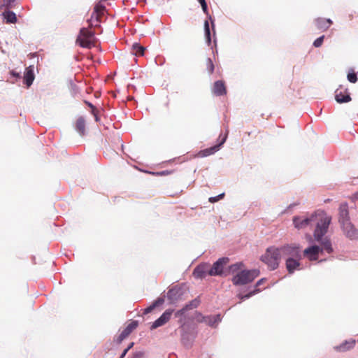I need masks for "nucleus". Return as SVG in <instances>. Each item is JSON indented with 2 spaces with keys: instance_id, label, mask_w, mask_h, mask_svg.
Returning <instances> with one entry per match:
<instances>
[{
  "instance_id": "obj_1",
  "label": "nucleus",
  "mask_w": 358,
  "mask_h": 358,
  "mask_svg": "<svg viewBox=\"0 0 358 358\" xmlns=\"http://www.w3.org/2000/svg\"><path fill=\"white\" fill-rule=\"evenodd\" d=\"M331 223V217L325 215L315 224L314 229L315 242L311 244L315 255L318 256L324 253L331 255L334 252L333 243L329 236H327Z\"/></svg>"
},
{
  "instance_id": "obj_2",
  "label": "nucleus",
  "mask_w": 358,
  "mask_h": 358,
  "mask_svg": "<svg viewBox=\"0 0 358 358\" xmlns=\"http://www.w3.org/2000/svg\"><path fill=\"white\" fill-rule=\"evenodd\" d=\"M230 281L235 287L245 286L252 282L261 273L259 268H247L243 262L231 264Z\"/></svg>"
},
{
  "instance_id": "obj_3",
  "label": "nucleus",
  "mask_w": 358,
  "mask_h": 358,
  "mask_svg": "<svg viewBox=\"0 0 358 358\" xmlns=\"http://www.w3.org/2000/svg\"><path fill=\"white\" fill-rule=\"evenodd\" d=\"M178 322L180 323V343L185 349L189 350L193 347L198 336V326L193 321V318H188L183 322L180 318Z\"/></svg>"
},
{
  "instance_id": "obj_4",
  "label": "nucleus",
  "mask_w": 358,
  "mask_h": 358,
  "mask_svg": "<svg viewBox=\"0 0 358 358\" xmlns=\"http://www.w3.org/2000/svg\"><path fill=\"white\" fill-rule=\"evenodd\" d=\"M259 259L268 266L270 271H275L280 265V252L278 247L269 246L266 249L264 254L260 256Z\"/></svg>"
},
{
  "instance_id": "obj_5",
  "label": "nucleus",
  "mask_w": 358,
  "mask_h": 358,
  "mask_svg": "<svg viewBox=\"0 0 358 358\" xmlns=\"http://www.w3.org/2000/svg\"><path fill=\"white\" fill-rule=\"evenodd\" d=\"M230 258L228 257H219L210 266L208 272L210 276H217L221 278H226L231 275L229 268L231 264H229Z\"/></svg>"
},
{
  "instance_id": "obj_6",
  "label": "nucleus",
  "mask_w": 358,
  "mask_h": 358,
  "mask_svg": "<svg viewBox=\"0 0 358 358\" xmlns=\"http://www.w3.org/2000/svg\"><path fill=\"white\" fill-rule=\"evenodd\" d=\"M325 215H327L323 210H316L306 217L295 215L292 217V223L294 228L300 230L305 229L314 222H316L317 223L321 217Z\"/></svg>"
},
{
  "instance_id": "obj_7",
  "label": "nucleus",
  "mask_w": 358,
  "mask_h": 358,
  "mask_svg": "<svg viewBox=\"0 0 358 358\" xmlns=\"http://www.w3.org/2000/svg\"><path fill=\"white\" fill-rule=\"evenodd\" d=\"M201 6V9L203 12V13L206 15V19L204 20L203 23V31H204V37H205V42L207 45H211V30H210V26L213 31L214 32V34H215V19L213 17V16L209 13L208 6L207 4V2H205L201 4H200Z\"/></svg>"
},
{
  "instance_id": "obj_8",
  "label": "nucleus",
  "mask_w": 358,
  "mask_h": 358,
  "mask_svg": "<svg viewBox=\"0 0 358 358\" xmlns=\"http://www.w3.org/2000/svg\"><path fill=\"white\" fill-rule=\"evenodd\" d=\"M184 283L173 285L168 289L166 294H165V291H164L159 297H164V299H167L169 305H174L181 300L184 295Z\"/></svg>"
},
{
  "instance_id": "obj_9",
  "label": "nucleus",
  "mask_w": 358,
  "mask_h": 358,
  "mask_svg": "<svg viewBox=\"0 0 358 358\" xmlns=\"http://www.w3.org/2000/svg\"><path fill=\"white\" fill-rule=\"evenodd\" d=\"M95 35V31L83 27L80 29L76 43L83 48L90 49L94 46L93 40H96Z\"/></svg>"
},
{
  "instance_id": "obj_10",
  "label": "nucleus",
  "mask_w": 358,
  "mask_h": 358,
  "mask_svg": "<svg viewBox=\"0 0 358 358\" xmlns=\"http://www.w3.org/2000/svg\"><path fill=\"white\" fill-rule=\"evenodd\" d=\"M279 252H280L281 259H285L287 257L294 258L302 255V246L299 243H285L278 247Z\"/></svg>"
},
{
  "instance_id": "obj_11",
  "label": "nucleus",
  "mask_w": 358,
  "mask_h": 358,
  "mask_svg": "<svg viewBox=\"0 0 358 358\" xmlns=\"http://www.w3.org/2000/svg\"><path fill=\"white\" fill-rule=\"evenodd\" d=\"M340 227L344 236L350 241L358 240V229L351 220L342 222Z\"/></svg>"
},
{
  "instance_id": "obj_12",
  "label": "nucleus",
  "mask_w": 358,
  "mask_h": 358,
  "mask_svg": "<svg viewBox=\"0 0 358 358\" xmlns=\"http://www.w3.org/2000/svg\"><path fill=\"white\" fill-rule=\"evenodd\" d=\"M138 324L139 322L138 320H131V322L124 328L122 331L116 338H114V342L117 345L121 344L122 342L138 327Z\"/></svg>"
},
{
  "instance_id": "obj_13",
  "label": "nucleus",
  "mask_w": 358,
  "mask_h": 358,
  "mask_svg": "<svg viewBox=\"0 0 358 358\" xmlns=\"http://www.w3.org/2000/svg\"><path fill=\"white\" fill-rule=\"evenodd\" d=\"M173 312L174 309L173 308L166 309L157 319L151 323L149 327L150 330L153 331L166 324L170 320Z\"/></svg>"
},
{
  "instance_id": "obj_14",
  "label": "nucleus",
  "mask_w": 358,
  "mask_h": 358,
  "mask_svg": "<svg viewBox=\"0 0 358 358\" xmlns=\"http://www.w3.org/2000/svg\"><path fill=\"white\" fill-rule=\"evenodd\" d=\"M173 312L174 309L173 308L166 309L157 319L151 323L149 327L150 330L153 331L166 324L170 320Z\"/></svg>"
},
{
  "instance_id": "obj_15",
  "label": "nucleus",
  "mask_w": 358,
  "mask_h": 358,
  "mask_svg": "<svg viewBox=\"0 0 358 358\" xmlns=\"http://www.w3.org/2000/svg\"><path fill=\"white\" fill-rule=\"evenodd\" d=\"M173 312L174 309L173 308L166 309L157 319L151 323L149 327L150 330L153 331L166 324L170 320Z\"/></svg>"
},
{
  "instance_id": "obj_16",
  "label": "nucleus",
  "mask_w": 358,
  "mask_h": 358,
  "mask_svg": "<svg viewBox=\"0 0 358 358\" xmlns=\"http://www.w3.org/2000/svg\"><path fill=\"white\" fill-rule=\"evenodd\" d=\"M301 259L302 255L294 258L287 257L285 259V268L289 275H293L296 271L301 269Z\"/></svg>"
},
{
  "instance_id": "obj_17",
  "label": "nucleus",
  "mask_w": 358,
  "mask_h": 358,
  "mask_svg": "<svg viewBox=\"0 0 358 358\" xmlns=\"http://www.w3.org/2000/svg\"><path fill=\"white\" fill-rule=\"evenodd\" d=\"M210 264L209 262H201L196 265L192 271V275L195 279L203 280L208 275Z\"/></svg>"
},
{
  "instance_id": "obj_18",
  "label": "nucleus",
  "mask_w": 358,
  "mask_h": 358,
  "mask_svg": "<svg viewBox=\"0 0 358 358\" xmlns=\"http://www.w3.org/2000/svg\"><path fill=\"white\" fill-rule=\"evenodd\" d=\"M35 79L34 66L29 65L26 67L23 76V84L29 88L33 84Z\"/></svg>"
},
{
  "instance_id": "obj_19",
  "label": "nucleus",
  "mask_w": 358,
  "mask_h": 358,
  "mask_svg": "<svg viewBox=\"0 0 358 358\" xmlns=\"http://www.w3.org/2000/svg\"><path fill=\"white\" fill-rule=\"evenodd\" d=\"M350 220L348 203V202H342L338 208V223L341 224L344 222Z\"/></svg>"
},
{
  "instance_id": "obj_20",
  "label": "nucleus",
  "mask_w": 358,
  "mask_h": 358,
  "mask_svg": "<svg viewBox=\"0 0 358 358\" xmlns=\"http://www.w3.org/2000/svg\"><path fill=\"white\" fill-rule=\"evenodd\" d=\"M335 100L338 103H346L352 100L350 93L348 88L344 89V92L340 91L339 88L335 91Z\"/></svg>"
},
{
  "instance_id": "obj_21",
  "label": "nucleus",
  "mask_w": 358,
  "mask_h": 358,
  "mask_svg": "<svg viewBox=\"0 0 358 358\" xmlns=\"http://www.w3.org/2000/svg\"><path fill=\"white\" fill-rule=\"evenodd\" d=\"M11 9L12 8H6V10L0 14L3 22L6 24H15L17 22V15Z\"/></svg>"
},
{
  "instance_id": "obj_22",
  "label": "nucleus",
  "mask_w": 358,
  "mask_h": 358,
  "mask_svg": "<svg viewBox=\"0 0 358 358\" xmlns=\"http://www.w3.org/2000/svg\"><path fill=\"white\" fill-rule=\"evenodd\" d=\"M356 344V340L350 338L343 341L340 345H335L334 349L338 352H345L352 350Z\"/></svg>"
},
{
  "instance_id": "obj_23",
  "label": "nucleus",
  "mask_w": 358,
  "mask_h": 358,
  "mask_svg": "<svg viewBox=\"0 0 358 358\" xmlns=\"http://www.w3.org/2000/svg\"><path fill=\"white\" fill-rule=\"evenodd\" d=\"M222 318L223 316L220 313L215 315H206L205 323L211 328H216L222 322Z\"/></svg>"
},
{
  "instance_id": "obj_24",
  "label": "nucleus",
  "mask_w": 358,
  "mask_h": 358,
  "mask_svg": "<svg viewBox=\"0 0 358 358\" xmlns=\"http://www.w3.org/2000/svg\"><path fill=\"white\" fill-rule=\"evenodd\" d=\"M333 24L330 18L317 17L315 20V24L317 29L322 31H327Z\"/></svg>"
},
{
  "instance_id": "obj_25",
  "label": "nucleus",
  "mask_w": 358,
  "mask_h": 358,
  "mask_svg": "<svg viewBox=\"0 0 358 358\" xmlns=\"http://www.w3.org/2000/svg\"><path fill=\"white\" fill-rule=\"evenodd\" d=\"M213 92L218 96L226 95L227 92L224 81L222 80H216L213 84Z\"/></svg>"
},
{
  "instance_id": "obj_26",
  "label": "nucleus",
  "mask_w": 358,
  "mask_h": 358,
  "mask_svg": "<svg viewBox=\"0 0 358 358\" xmlns=\"http://www.w3.org/2000/svg\"><path fill=\"white\" fill-rule=\"evenodd\" d=\"M246 292L245 293H243L241 292H239L236 294V297L240 299L239 303H242L243 301L250 299L252 296L258 294L257 289H253L252 288V286L247 287L246 289L244 291Z\"/></svg>"
},
{
  "instance_id": "obj_27",
  "label": "nucleus",
  "mask_w": 358,
  "mask_h": 358,
  "mask_svg": "<svg viewBox=\"0 0 358 358\" xmlns=\"http://www.w3.org/2000/svg\"><path fill=\"white\" fill-rule=\"evenodd\" d=\"M164 303V297H158L154 300L150 305L143 310V315H148L153 311L155 308L162 306Z\"/></svg>"
},
{
  "instance_id": "obj_28",
  "label": "nucleus",
  "mask_w": 358,
  "mask_h": 358,
  "mask_svg": "<svg viewBox=\"0 0 358 358\" xmlns=\"http://www.w3.org/2000/svg\"><path fill=\"white\" fill-rule=\"evenodd\" d=\"M220 150V145H212L209 148H206L205 149L200 150L197 154L196 157H206L210 155H212L219 151Z\"/></svg>"
},
{
  "instance_id": "obj_29",
  "label": "nucleus",
  "mask_w": 358,
  "mask_h": 358,
  "mask_svg": "<svg viewBox=\"0 0 358 358\" xmlns=\"http://www.w3.org/2000/svg\"><path fill=\"white\" fill-rule=\"evenodd\" d=\"M302 259L306 258L310 262L317 261L318 259V256L315 255V250L313 248L312 245H308L306 248L303 251L301 250Z\"/></svg>"
},
{
  "instance_id": "obj_30",
  "label": "nucleus",
  "mask_w": 358,
  "mask_h": 358,
  "mask_svg": "<svg viewBox=\"0 0 358 358\" xmlns=\"http://www.w3.org/2000/svg\"><path fill=\"white\" fill-rule=\"evenodd\" d=\"M85 127V118L83 116H80L76 120L75 130L79 134L80 136H83L86 134Z\"/></svg>"
},
{
  "instance_id": "obj_31",
  "label": "nucleus",
  "mask_w": 358,
  "mask_h": 358,
  "mask_svg": "<svg viewBox=\"0 0 358 358\" xmlns=\"http://www.w3.org/2000/svg\"><path fill=\"white\" fill-rule=\"evenodd\" d=\"M87 23L90 26L95 27H98L99 29H101V27L99 24L100 22V17L99 13L96 11V8H93V11L91 14L90 18L87 20Z\"/></svg>"
},
{
  "instance_id": "obj_32",
  "label": "nucleus",
  "mask_w": 358,
  "mask_h": 358,
  "mask_svg": "<svg viewBox=\"0 0 358 358\" xmlns=\"http://www.w3.org/2000/svg\"><path fill=\"white\" fill-rule=\"evenodd\" d=\"M133 55L135 56H143L146 48L143 46L140 43L135 42L132 45Z\"/></svg>"
},
{
  "instance_id": "obj_33",
  "label": "nucleus",
  "mask_w": 358,
  "mask_h": 358,
  "mask_svg": "<svg viewBox=\"0 0 358 358\" xmlns=\"http://www.w3.org/2000/svg\"><path fill=\"white\" fill-rule=\"evenodd\" d=\"M201 303L200 296H197L194 299L188 301L184 306L187 310L197 308Z\"/></svg>"
},
{
  "instance_id": "obj_34",
  "label": "nucleus",
  "mask_w": 358,
  "mask_h": 358,
  "mask_svg": "<svg viewBox=\"0 0 358 358\" xmlns=\"http://www.w3.org/2000/svg\"><path fill=\"white\" fill-rule=\"evenodd\" d=\"M9 78L10 79V83L12 84L15 83L17 81L20 80L22 78L21 72L16 71L15 70L13 69L10 70L8 72Z\"/></svg>"
},
{
  "instance_id": "obj_35",
  "label": "nucleus",
  "mask_w": 358,
  "mask_h": 358,
  "mask_svg": "<svg viewBox=\"0 0 358 358\" xmlns=\"http://www.w3.org/2000/svg\"><path fill=\"white\" fill-rule=\"evenodd\" d=\"M347 80L351 83H356L358 81V72L350 69L347 73Z\"/></svg>"
},
{
  "instance_id": "obj_36",
  "label": "nucleus",
  "mask_w": 358,
  "mask_h": 358,
  "mask_svg": "<svg viewBox=\"0 0 358 358\" xmlns=\"http://www.w3.org/2000/svg\"><path fill=\"white\" fill-rule=\"evenodd\" d=\"M143 171L145 173H148L149 174H151V175L155 176H168L169 174L173 173L174 172V170H163V171H151L143 170Z\"/></svg>"
},
{
  "instance_id": "obj_37",
  "label": "nucleus",
  "mask_w": 358,
  "mask_h": 358,
  "mask_svg": "<svg viewBox=\"0 0 358 358\" xmlns=\"http://www.w3.org/2000/svg\"><path fill=\"white\" fill-rule=\"evenodd\" d=\"M187 311L188 310H187V308L185 306H183L182 308L178 310L175 312V313H174L175 317H180V319L182 318V322L185 321L188 318H191L190 317H187L186 315V313Z\"/></svg>"
},
{
  "instance_id": "obj_38",
  "label": "nucleus",
  "mask_w": 358,
  "mask_h": 358,
  "mask_svg": "<svg viewBox=\"0 0 358 358\" xmlns=\"http://www.w3.org/2000/svg\"><path fill=\"white\" fill-rule=\"evenodd\" d=\"M229 130L226 129L225 134L222 133L219 135L217 139V143L215 145H220V148L223 146L228 137Z\"/></svg>"
},
{
  "instance_id": "obj_39",
  "label": "nucleus",
  "mask_w": 358,
  "mask_h": 358,
  "mask_svg": "<svg viewBox=\"0 0 358 358\" xmlns=\"http://www.w3.org/2000/svg\"><path fill=\"white\" fill-rule=\"evenodd\" d=\"M69 87L73 96H75L78 93H79L78 86L71 79L69 81Z\"/></svg>"
},
{
  "instance_id": "obj_40",
  "label": "nucleus",
  "mask_w": 358,
  "mask_h": 358,
  "mask_svg": "<svg viewBox=\"0 0 358 358\" xmlns=\"http://www.w3.org/2000/svg\"><path fill=\"white\" fill-rule=\"evenodd\" d=\"M193 318V321L195 320L198 323H205L206 315H203L199 311H195L194 316L192 317Z\"/></svg>"
},
{
  "instance_id": "obj_41",
  "label": "nucleus",
  "mask_w": 358,
  "mask_h": 358,
  "mask_svg": "<svg viewBox=\"0 0 358 358\" xmlns=\"http://www.w3.org/2000/svg\"><path fill=\"white\" fill-rule=\"evenodd\" d=\"M208 46L210 47L213 57H215V56L218 55L216 34H213V45L211 44Z\"/></svg>"
},
{
  "instance_id": "obj_42",
  "label": "nucleus",
  "mask_w": 358,
  "mask_h": 358,
  "mask_svg": "<svg viewBox=\"0 0 358 358\" xmlns=\"http://www.w3.org/2000/svg\"><path fill=\"white\" fill-rule=\"evenodd\" d=\"M266 280H267L266 278H262L259 279L255 282V284L253 286H252V288L253 289H257L258 293H259L262 291V289L259 287L261 286L262 285H263L265 282H266Z\"/></svg>"
},
{
  "instance_id": "obj_43",
  "label": "nucleus",
  "mask_w": 358,
  "mask_h": 358,
  "mask_svg": "<svg viewBox=\"0 0 358 358\" xmlns=\"http://www.w3.org/2000/svg\"><path fill=\"white\" fill-rule=\"evenodd\" d=\"M325 38L324 35H322L319 37H317L313 43V46L315 48H320L322 45L324 43V40Z\"/></svg>"
},
{
  "instance_id": "obj_44",
  "label": "nucleus",
  "mask_w": 358,
  "mask_h": 358,
  "mask_svg": "<svg viewBox=\"0 0 358 358\" xmlns=\"http://www.w3.org/2000/svg\"><path fill=\"white\" fill-rule=\"evenodd\" d=\"M207 70L210 74H212L215 70V65L211 58L208 57L206 59Z\"/></svg>"
},
{
  "instance_id": "obj_45",
  "label": "nucleus",
  "mask_w": 358,
  "mask_h": 358,
  "mask_svg": "<svg viewBox=\"0 0 358 358\" xmlns=\"http://www.w3.org/2000/svg\"><path fill=\"white\" fill-rule=\"evenodd\" d=\"M224 196H225V193L224 192L220 193V194H219L217 196H210L208 199V201L210 203H216V202L220 201L221 199H224Z\"/></svg>"
},
{
  "instance_id": "obj_46",
  "label": "nucleus",
  "mask_w": 358,
  "mask_h": 358,
  "mask_svg": "<svg viewBox=\"0 0 358 358\" xmlns=\"http://www.w3.org/2000/svg\"><path fill=\"white\" fill-rule=\"evenodd\" d=\"M17 0H3V4L4 8H13L15 6V3Z\"/></svg>"
},
{
  "instance_id": "obj_47",
  "label": "nucleus",
  "mask_w": 358,
  "mask_h": 358,
  "mask_svg": "<svg viewBox=\"0 0 358 358\" xmlns=\"http://www.w3.org/2000/svg\"><path fill=\"white\" fill-rule=\"evenodd\" d=\"M305 237H306V241L308 243V245H310L311 244L316 242L315 241L314 232L313 233V235H310V234H306Z\"/></svg>"
},
{
  "instance_id": "obj_48",
  "label": "nucleus",
  "mask_w": 358,
  "mask_h": 358,
  "mask_svg": "<svg viewBox=\"0 0 358 358\" xmlns=\"http://www.w3.org/2000/svg\"><path fill=\"white\" fill-rule=\"evenodd\" d=\"M94 8H96V11L98 12V13H99L101 10L106 9V6L103 4V1H101L94 5Z\"/></svg>"
},
{
  "instance_id": "obj_49",
  "label": "nucleus",
  "mask_w": 358,
  "mask_h": 358,
  "mask_svg": "<svg viewBox=\"0 0 358 358\" xmlns=\"http://www.w3.org/2000/svg\"><path fill=\"white\" fill-rule=\"evenodd\" d=\"M145 352L143 350L135 351L133 352V356L131 358H143Z\"/></svg>"
},
{
  "instance_id": "obj_50",
  "label": "nucleus",
  "mask_w": 358,
  "mask_h": 358,
  "mask_svg": "<svg viewBox=\"0 0 358 358\" xmlns=\"http://www.w3.org/2000/svg\"><path fill=\"white\" fill-rule=\"evenodd\" d=\"M90 113L94 116L95 122H99L101 120V117H100L99 115L95 111V110H91Z\"/></svg>"
},
{
  "instance_id": "obj_51",
  "label": "nucleus",
  "mask_w": 358,
  "mask_h": 358,
  "mask_svg": "<svg viewBox=\"0 0 358 358\" xmlns=\"http://www.w3.org/2000/svg\"><path fill=\"white\" fill-rule=\"evenodd\" d=\"M84 103L86 106H87L90 108L92 110H95V106L94 105L90 102V101H87V100H84Z\"/></svg>"
},
{
  "instance_id": "obj_52",
  "label": "nucleus",
  "mask_w": 358,
  "mask_h": 358,
  "mask_svg": "<svg viewBox=\"0 0 358 358\" xmlns=\"http://www.w3.org/2000/svg\"><path fill=\"white\" fill-rule=\"evenodd\" d=\"M155 62L157 65L162 66L165 62V59L163 57H160L159 61L158 62L157 57H156Z\"/></svg>"
},
{
  "instance_id": "obj_53",
  "label": "nucleus",
  "mask_w": 358,
  "mask_h": 358,
  "mask_svg": "<svg viewBox=\"0 0 358 358\" xmlns=\"http://www.w3.org/2000/svg\"><path fill=\"white\" fill-rule=\"evenodd\" d=\"M299 204V203H296V202L292 203L289 204V205L287 206V210H291V209H292L293 208H294L295 206H298Z\"/></svg>"
},
{
  "instance_id": "obj_54",
  "label": "nucleus",
  "mask_w": 358,
  "mask_h": 358,
  "mask_svg": "<svg viewBox=\"0 0 358 358\" xmlns=\"http://www.w3.org/2000/svg\"><path fill=\"white\" fill-rule=\"evenodd\" d=\"M135 345L134 342H130L127 347L125 348L127 351H129Z\"/></svg>"
},
{
  "instance_id": "obj_55",
  "label": "nucleus",
  "mask_w": 358,
  "mask_h": 358,
  "mask_svg": "<svg viewBox=\"0 0 358 358\" xmlns=\"http://www.w3.org/2000/svg\"><path fill=\"white\" fill-rule=\"evenodd\" d=\"M129 351H127L126 349H124L122 350V352H121V354L120 355V357L119 358H124L125 356L127 355V354L128 353Z\"/></svg>"
},
{
  "instance_id": "obj_56",
  "label": "nucleus",
  "mask_w": 358,
  "mask_h": 358,
  "mask_svg": "<svg viewBox=\"0 0 358 358\" xmlns=\"http://www.w3.org/2000/svg\"><path fill=\"white\" fill-rule=\"evenodd\" d=\"M327 260V259L325 258V259H317V261L318 264H321L322 262H326Z\"/></svg>"
},
{
  "instance_id": "obj_57",
  "label": "nucleus",
  "mask_w": 358,
  "mask_h": 358,
  "mask_svg": "<svg viewBox=\"0 0 358 358\" xmlns=\"http://www.w3.org/2000/svg\"><path fill=\"white\" fill-rule=\"evenodd\" d=\"M196 1H197L200 4H201V3H203H203L206 2V0H196Z\"/></svg>"
},
{
  "instance_id": "obj_58",
  "label": "nucleus",
  "mask_w": 358,
  "mask_h": 358,
  "mask_svg": "<svg viewBox=\"0 0 358 358\" xmlns=\"http://www.w3.org/2000/svg\"><path fill=\"white\" fill-rule=\"evenodd\" d=\"M355 197L356 199H358V191L357 192L355 193Z\"/></svg>"
},
{
  "instance_id": "obj_59",
  "label": "nucleus",
  "mask_w": 358,
  "mask_h": 358,
  "mask_svg": "<svg viewBox=\"0 0 358 358\" xmlns=\"http://www.w3.org/2000/svg\"><path fill=\"white\" fill-rule=\"evenodd\" d=\"M3 8V6H2L1 4H0V10Z\"/></svg>"
},
{
  "instance_id": "obj_60",
  "label": "nucleus",
  "mask_w": 358,
  "mask_h": 358,
  "mask_svg": "<svg viewBox=\"0 0 358 358\" xmlns=\"http://www.w3.org/2000/svg\"><path fill=\"white\" fill-rule=\"evenodd\" d=\"M131 99H132L134 101H136L135 99H134V97H131Z\"/></svg>"
},
{
  "instance_id": "obj_61",
  "label": "nucleus",
  "mask_w": 358,
  "mask_h": 358,
  "mask_svg": "<svg viewBox=\"0 0 358 358\" xmlns=\"http://www.w3.org/2000/svg\"><path fill=\"white\" fill-rule=\"evenodd\" d=\"M357 343H358V339H357Z\"/></svg>"
}]
</instances>
